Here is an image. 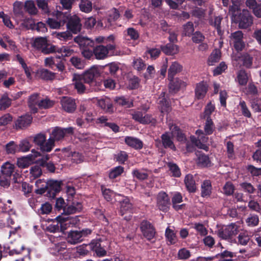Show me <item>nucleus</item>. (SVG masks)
Returning <instances> with one entry per match:
<instances>
[{
    "mask_svg": "<svg viewBox=\"0 0 261 261\" xmlns=\"http://www.w3.org/2000/svg\"><path fill=\"white\" fill-rule=\"evenodd\" d=\"M16 61L18 62V63L21 66V67L24 70V72L26 76L29 80L32 79V75L34 73L33 69L31 66H28L24 60L22 58V57L19 55H17L16 56Z\"/></svg>",
    "mask_w": 261,
    "mask_h": 261,
    "instance_id": "nucleus-15",
    "label": "nucleus"
},
{
    "mask_svg": "<svg viewBox=\"0 0 261 261\" xmlns=\"http://www.w3.org/2000/svg\"><path fill=\"white\" fill-rule=\"evenodd\" d=\"M53 102L47 98L41 99L39 103L37 104L38 108L41 109H47L53 105Z\"/></svg>",
    "mask_w": 261,
    "mask_h": 261,
    "instance_id": "nucleus-62",
    "label": "nucleus"
},
{
    "mask_svg": "<svg viewBox=\"0 0 261 261\" xmlns=\"http://www.w3.org/2000/svg\"><path fill=\"white\" fill-rule=\"evenodd\" d=\"M205 39L204 36L200 32H196L192 35V40L195 43L202 42Z\"/></svg>",
    "mask_w": 261,
    "mask_h": 261,
    "instance_id": "nucleus-64",
    "label": "nucleus"
},
{
    "mask_svg": "<svg viewBox=\"0 0 261 261\" xmlns=\"http://www.w3.org/2000/svg\"><path fill=\"white\" fill-rule=\"evenodd\" d=\"M214 128L213 122L210 117L206 118L205 124L204 126V132L207 135H210L213 133Z\"/></svg>",
    "mask_w": 261,
    "mask_h": 261,
    "instance_id": "nucleus-60",
    "label": "nucleus"
},
{
    "mask_svg": "<svg viewBox=\"0 0 261 261\" xmlns=\"http://www.w3.org/2000/svg\"><path fill=\"white\" fill-rule=\"evenodd\" d=\"M72 127L62 128L56 127L53 129L49 137L55 143V141L61 140L66 135L72 133Z\"/></svg>",
    "mask_w": 261,
    "mask_h": 261,
    "instance_id": "nucleus-6",
    "label": "nucleus"
},
{
    "mask_svg": "<svg viewBox=\"0 0 261 261\" xmlns=\"http://www.w3.org/2000/svg\"><path fill=\"white\" fill-rule=\"evenodd\" d=\"M207 90L208 86L205 82H201L198 83L195 89L196 98L198 99L204 98Z\"/></svg>",
    "mask_w": 261,
    "mask_h": 261,
    "instance_id": "nucleus-17",
    "label": "nucleus"
},
{
    "mask_svg": "<svg viewBox=\"0 0 261 261\" xmlns=\"http://www.w3.org/2000/svg\"><path fill=\"white\" fill-rule=\"evenodd\" d=\"M82 238V231L77 230L70 231L67 236V241L72 244H75L81 242Z\"/></svg>",
    "mask_w": 261,
    "mask_h": 261,
    "instance_id": "nucleus-24",
    "label": "nucleus"
},
{
    "mask_svg": "<svg viewBox=\"0 0 261 261\" xmlns=\"http://www.w3.org/2000/svg\"><path fill=\"white\" fill-rule=\"evenodd\" d=\"M141 229L144 236L149 240L152 239L155 236L154 228L147 221H144L141 223Z\"/></svg>",
    "mask_w": 261,
    "mask_h": 261,
    "instance_id": "nucleus-11",
    "label": "nucleus"
},
{
    "mask_svg": "<svg viewBox=\"0 0 261 261\" xmlns=\"http://www.w3.org/2000/svg\"><path fill=\"white\" fill-rule=\"evenodd\" d=\"M42 174V170L39 166L35 165L30 169L31 180L39 177Z\"/></svg>",
    "mask_w": 261,
    "mask_h": 261,
    "instance_id": "nucleus-53",
    "label": "nucleus"
},
{
    "mask_svg": "<svg viewBox=\"0 0 261 261\" xmlns=\"http://www.w3.org/2000/svg\"><path fill=\"white\" fill-rule=\"evenodd\" d=\"M91 250L94 251L98 257H102L107 254V251L101 247L100 243L97 241H93L88 245Z\"/></svg>",
    "mask_w": 261,
    "mask_h": 261,
    "instance_id": "nucleus-21",
    "label": "nucleus"
},
{
    "mask_svg": "<svg viewBox=\"0 0 261 261\" xmlns=\"http://www.w3.org/2000/svg\"><path fill=\"white\" fill-rule=\"evenodd\" d=\"M169 80L170 82L169 85V88L171 92L175 93L181 88L185 87L186 86V83L179 79Z\"/></svg>",
    "mask_w": 261,
    "mask_h": 261,
    "instance_id": "nucleus-19",
    "label": "nucleus"
},
{
    "mask_svg": "<svg viewBox=\"0 0 261 261\" xmlns=\"http://www.w3.org/2000/svg\"><path fill=\"white\" fill-rule=\"evenodd\" d=\"M165 93L163 92L161 94V97H160L159 104L160 106L161 113L167 112L170 110L169 105L167 100L164 98Z\"/></svg>",
    "mask_w": 261,
    "mask_h": 261,
    "instance_id": "nucleus-44",
    "label": "nucleus"
},
{
    "mask_svg": "<svg viewBox=\"0 0 261 261\" xmlns=\"http://www.w3.org/2000/svg\"><path fill=\"white\" fill-rule=\"evenodd\" d=\"M246 222L249 226H255L258 224L259 218L256 215H250L246 220Z\"/></svg>",
    "mask_w": 261,
    "mask_h": 261,
    "instance_id": "nucleus-56",
    "label": "nucleus"
},
{
    "mask_svg": "<svg viewBox=\"0 0 261 261\" xmlns=\"http://www.w3.org/2000/svg\"><path fill=\"white\" fill-rule=\"evenodd\" d=\"M57 19L55 20L53 18H48L47 23L48 25L52 29H57L63 25L65 22L68 19V17L66 16L63 13L57 12Z\"/></svg>",
    "mask_w": 261,
    "mask_h": 261,
    "instance_id": "nucleus-9",
    "label": "nucleus"
},
{
    "mask_svg": "<svg viewBox=\"0 0 261 261\" xmlns=\"http://www.w3.org/2000/svg\"><path fill=\"white\" fill-rule=\"evenodd\" d=\"M3 205L4 208L2 209L3 212L0 214V228L9 227L13 225L16 217L15 211L10 206L7 207L4 205L0 200V207H2Z\"/></svg>",
    "mask_w": 261,
    "mask_h": 261,
    "instance_id": "nucleus-2",
    "label": "nucleus"
},
{
    "mask_svg": "<svg viewBox=\"0 0 261 261\" xmlns=\"http://www.w3.org/2000/svg\"><path fill=\"white\" fill-rule=\"evenodd\" d=\"M73 82L75 88L79 93H81L82 92V76L80 74H74Z\"/></svg>",
    "mask_w": 261,
    "mask_h": 261,
    "instance_id": "nucleus-55",
    "label": "nucleus"
},
{
    "mask_svg": "<svg viewBox=\"0 0 261 261\" xmlns=\"http://www.w3.org/2000/svg\"><path fill=\"white\" fill-rule=\"evenodd\" d=\"M223 18L220 16H212L209 19V23L211 25L214 27L217 31L218 35L222 36L223 31L221 29V21Z\"/></svg>",
    "mask_w": 261,
    "mask_h": 261,
    "instance_id": "nucleus-20",
    "label": "nucleus"
},
{
    "mask_svg": "<svg viewBox=\"0 0 261 261\" xmlns=\"http://www.w3.org/2000/svg\"><path fill=\"white\" fill-rule=\"evenodd\" d=\"M32 163L27 155L18 159L17 162L18 167L20 168H27Z\"/></svg>",
    "mask_w": 261,
    "mask_h": 261,
    "instance_id": "nucleus-50",
    "label": "nucleus"
},
{
    "mask_svg": "<svg viewBox=\"0 0 261 261\" xmlns=\"http://www.w3.org/2000/svg\"><path fill=\"white\" fill-rule=\"evenodd\" d=\"M66 243L65 241L54 244L50 248V252L54 254H62L66 249Z\"/></svg>",
    "mask_w": 261,
    "mask_h": 261,
    "instance_id": "nucleus-33",
    "label": "nucleus"
},
{
    "mask_svg": "<svg viewBox=\"0 0 261 261\" xmlns=\"http://www.w3.org/2000/svg\"><path fill=\"white\" fill-rule=\"evenodd\" d=\"M182 66L178 62H173L168 69V79H172L176 74L182 70Z\"/></svg>",
    "mask_w": 261,
    "mask_h": 261,
    "instance_id": "nucleus-31",
    "label": "nucleus"
},
{
    "mask_svg": "<svg viewBox=\"0 0 261 261\" xmlns=\"http://www.w3.org/2000/svg\"><path fill=\"white\" fill-rule=\"evenodd\" d=\"M115 101L118 105L124 106L126 108H131L133 107V100H129L123 96L116 97L115 99Z\"/></svg>",
    "mask_w": 261,
    "mask_h": 261,
    "instance_id": "nucleus-46",
    "label": "nucleus"
},
{
    "mask_svg": "<svg viewBox=\"0 0 261 261\" xmlns=\"http://www.w3.org/2000/svg\"><path fill=\"white\" fill-rule=\"evenodd\" d=\"M32 145L27 140H22L19 144L18 150L22 152L28 151Z\"/></svg>",
    "mask_w": 261,
    "mask_h": 261,
    "instance_id": "nucleus-59",
    "label": "nucleus"
},
{
    "mask_svg": "<svg viewBox=\"0 0 261 261\" xmlns=\"http://www.w3.org/2000/svg\"><path fill=\"white\" fill-rule=\"evenodd\" d=\"M14 166L9 162H6L1 167L2 175L11 177L14 171Z\"/></svg>",
    "mask_w": 261,
    "mask_h": 261,
    "instance_id": "nucleus-37",
    "label": "nucleus"
},
{
    "mask_svg": "<svg viewBox=\"0 0 261 261\" xmlns=\"http://www.w3.org/2000/svg\"><path fill=\"white\" fill-rule=\"evenodd\" d=\"M24 7L27 11L31 15L36 14L38 12L34 2L32 1H26Z\"/></svg>",
    "mask_w": 261,
    "mask_h": 261,
    "instance_id": "nucleus-49",
    "label": "nucleus"
},
{
    "mask_svg": "<svg viewBox=\"0 0 261 261\" xmlns=\"http://www.w3.org/2000/svg\"><path fill=\"white\" fill-rule=\"evenodd\" d=\"M230 38L237 51H241L244 48L245 43L243 41V34L242 31H238L231 33Z\"/></svg>",
    "mask_w": 261,
    "mask_h": 261,
    "instance_id": "nucleus-7",
    "label": "nucleus"
},
{
    "mask_svg": "<svg viewBox=\"0 0 261 261\" xmlns=\"http://www.w3.org/2000/svg\"><path fill=\"white\" fill-rule=\"evenodd\" d=\"M125 142L128 146L136 149H140L143 147L142 142L135 137H126L125 138Z\"/></svg>",
    "mask_w": 261,
    "mask_h": 261,
    "instance_id": "nucleus-22",
    "label": "nucleus"
},
{
    "mask_svg": "<svg viewBox=\"0 0 261 261\" xmlns=\"http://www.w3.org/2000/svg\"><path fill=\"white\" fill-rule=\"evenodd\" d=\"M165 236L170 244H174L176 242L177 238L174 231L168 227L165 231Z\"/></svg>",
    "mask_w": 261,
    "mask_h": 261,
    "instance_id": "nucleus-48",
    "label": "nucleus"
},
{
    "mask_svg": "<svg viewBox=\"0 0 261 261\" xmlns=\"http://www.w3.org/2000/svg\"><path fill=\"white\" fill-rule=\"evenodd\" d=\"M62 108L66 112H71L76 108L74 100L70 97H64L61 100Z\"/></svg>",
    "mask_w": 261,
    "mask_h": 261,
    "instance_id": "nucleus-16",
    "label": "nucleus"
},
{
    "mask_svg": "<svg viewBox=\"0 0 261 261\" xmlns=\"http://www.w3.org/2000/svg\"><path fill=\"white\" fill-rule=\"evenodd\" d=\"M201 195L202 197H208L212 193L211 182L208 180H204L201 186Z\"/></svg>",
    "mask_w": 261,
    "mask_h": 261,
    "instance_id": "nucleus-34",
    "label": "nucleus"
},
{
    "mask_svg": "<svg viewBox=\"0 0 261 261\" xmlns=\"http://www.w3.org/2000/svg\"><path fill=\"white\" fill-rule=\"evenodd\" d=\"M123 172V168L118 166L113 169L109 174L110 178L114 179L120 175Z\"/></svg>",
    "mask_w": 261,
    "mask_h": 261,
    "instance_id": "nucleus-63",
    "label": "nucleus"
},
{
    "mask_svg": "<svg viewBox=\"0 0 261 261\" xmlns=\"http://www.w3.org/2000/svg\"><path fill=\"white\" fill-rule=\"evenodd\" d=\"M11 105V99L5 95L1 97L0 100V110H4Z\"/></svg>",
    "mask_w": 261,
    "mask_h": 261,
    "instance_id": "nucleus-58",
    "label": "nucleus"
},
{
    "mask_svg": "<svg viewBox=\"0 0 261 261\" xmlns=\"http://www.w3.org/2000/svg\"><path fill=\"white\" fill-rule=\"evenodd\" d=\"M41 99L38 93H34L29 97L28 105L32 113H35L37 112V104L39 103Z\"/></svg>",
    "mask_w": 261,
    "mask_h": 261,
    "instance_id": "nucleus-18",
    "label": "nucleus"
},
{
    "mask_svg": "<svg viewBox=\"0 0 261 261\" xmlns=\"http://www.w3.org/2000/svg\"><path fill=\"white\" fill-rule=\"evenodd\" d=\"M22 7V4L21 2H16L14 3L13 11L15 15V19L17 21L23 18Z\"/></svg>",
    "mask_w": 261,
    "mask_h": 261,
    "instance_id": "nucleus-38",
    "label": "nucleus"
},
{
    "mask_svg": "<svg viewBox=\"0 0 261 261\" xmlns=\"http://www.w3.org/2000/svg\"><path fill=\"white\" fill-rule=\"evenodd\" d=\"M221 58V53L219 50H215L212 53L208 58L207 63L210 66L214 65L218 62Z\"/></svg>",
    "mask_w": 261,
    "mask_h": 261,
    "instance_id": "nucleus-42",
    "label": "nucleus"
},
{
    "mask_svg": "<svg viewBox=\"0 0 261 261\" xmlns=\"http://www.w3.org/2000/svg\"><path fill=\"white\" fill-rule=\"evenodd\" d=\"M35 185L37 188L36 190L37 193H44L45 190L47 189L53 196H54L61 189V182L54 180H50L46 182L44 180L38 179L35 181Z\"/></svg>",
    "mask_w": 261,
    "mask_h": 261,
    "instance_id": "nucleus-1",
    "label": "nucleus"
},
{
    "mask_svg": "<svg viewBox=\"0 0 261 261\" xmlns=\"http://www.w3.org/2000/svg\"><path fill=\"white\" fill-rule=\"evenodd\" d=\"M246 5L252 10V12L256 17L261 18V1L257 2L255 0H247Z\"/></svg>",
    "mask_w": 261,
    "mask_h": 261,
    "instance_id": "nucleus-14",
    "label": "nucleus"
},
{
    "mask_svg": "<svg viewBox=\"0 0 261 261\" xmlns=\"http://www.w3.org/2000/svg\"><path fill=\"white\" fill-rule=\"evenodd\" d=\"M250 240V238L247 232H242L238 236V242L242 245H246Z\"/></svg>",
    "mask_w": 261,
    "mask_h": 261,
    "instance_id": "nucleus-61",
    "label": "nucleus"
},
{
    "mask_svg": "<svg viewBox=\"0 0 261 261\" xmlns=\"http://www.w3.org/2000/svg\"><path fill=\"white\" fill-rule=\"evenodd\" d=\"M67 28L73 34H76L81 30L80 19L76 15L70 18L67 23Z\"/></svg>",
    "mask_w": 261,
    "mask_h": 261,
    "instance_id": "nucleus-13",
    "label": "nucleus"
},
{
    "mask_svg": "<svg viewBox=\"0 0 261 261\" xmlns=\"http://www.w3.org/2000/svg\"><path fill=\"white\" fill-rule=\"evenodd\" d=\"M66 193L67 195L68 201L71 202L73 204H75V203L78 204V202L76 200L77 195L75 194V189L74 188L67 187Z\"/></svg>",
    "mask_w": 261,
    "mask_h": 261,
    "instance_id": "nucleus-43",
    "label": "nucleus"
},
{
    "mask_svg": "<svg viewBox=\"0 0 261 261\" xmlns=\"http://www.w3.org/2000/svg\"><path fill=\"white\" fill-rule=\"evenodd\" d=\"M37 76L46 80H52L55 78V73L46 69H39L36 72Z\"/></svg>",
    "mask_w": 261,
    "mask_h": 261,
    "instance_id": "nucleus-32",
    "label": "nucleus"
},
{
    "mask_svg": "<svg viewBox=\"0 0 261 261\" xmlns=\"http://www.w3.org/2000/svg\"><path fill=\"white\" fill-rule=\"evenodd\" d=\"M33 45L34 47L40 50L44 54H49L55 52L56 46L49 44L46 38L39 37L36 38Z\"/></svg>",
    "mask_w": 261,
    "mask_h": 261,
    "instance_id": "nucleus-4",
    "label": "nucleus"
},
{
    "mask_svg": "<svg viewBox=\"0 0 261 261\" xmlns=\"http://www.w3.org/2000/svg\"><path fill=\"white\" fill-rule=\"evenodd\" d=\"M98 74L97 68L93 66L84 73L83 75V79L85 82L90 83L93 80L94 77Z\"/></svg>",
    "mask_w": 261,
    "mask_h": 261,
    "instance_id": "nucleus-26",
    "label": "nucleus"
},
{
    "mask_svg": "<svg viewBox=\"0 0 261 261\" xmlns=\"http://www.w3.org/2000/svg\"><path fill=\"white\" fill-rule=\"evenodd\" d=\"M97 59L101 60L108 56V50L105 46L98 45L94 48V54Z\"/></svg>",
    "mask_w": 261,
    "mask_h": 261,
    "instance_id": "nucleus-29",
    "label": "nucleus"
},
{
    "mask_svg": "<svg viewBox=\"0 0 261 261\" xmlns=\"http://www.w3.org/2000/svg\"><path fill=\"white\" fill-rule=\"evenodd\" d=\"M33 142L38 146L43 152H49L55 146V143L50 137L47 139L43 133L36 135L33 138Z\"/></svg>",
    "mask_w": 261,
    "mask_h": 261,
    "instance_id": "nucleus-3",
    "label": "nucleus"
},
{
    "mask_svg": "<svg viewBox=\"0 0 261 261\" xmlns=\"http://www.w3.org/2000/svg\"><path fill=\"white\" fill-rule=\"evenodd\" d=\"M237 79L240 85H246L248 80V75L246 71L243 70L239 71L238 73Z\"/></svg>",
    "mask_w": 261,
    "mask_h": 261,
    "instance_id": "nucleus-47",
    "label": "nucleus"
},
{
    "mask_svg": "<svg viewBox=\"0 0 261 261\" xmlns=\"http://www.w3.org/2000/svg\"><path fill=\"white\" fill-rule=\"evenodd\" d=\"M239 232V226L235 223H231L219 230V236L223 239H227L236 236Z\"/></svg>",
    "mask_w": 261,
    "mask_h": 261,
    "instance_id": "nucleus-5",
    "label": "nucleus"
},
{
    "mask_svg": "<svg viewBox=\"0 0 261 261\" xmlns=\"http://www.w3.org/2000/svg\"><path fill=\"white\" fill-rule=\"evenodd\" d=\"M196 155L198 157L197 164L198 166L202 167H205L211 165V161L207 155L200 153V152H197Z\"/></svg>",
    "mask_w": 261,
    "mask_h": 261,
    "instance_id": "nucleus-35",
    "label": "nucleus"
},
{
    "mask_svg": "<svg viewBox=\"0 0 261 261\" xmlns=\"http://www.w3.org/2000/svg\"><path fill=\"white\" fill-rule=\"evenodd\" d=\"M81 206L80 204L78 202V204L75 203L72 205H69L67 207H65L63 210V213L62 215L67 216V215L74 214L78 211H80Z\"/></svg>",
    "mask_w": 261,
    "mask_h": 261,
    "instance_id": "nucleus-41",
    "label": "nucleus"
},
{
    "mask_svg": "<svg viewBox=\"0 0 261 261\" xmlns=\"http://www.w3.org/2000/svg\"><path fill=\"white\" fill-rule=\"evenodd\" d=\"M32 117L29 115H25L19 117L16 121V126L17 128H22L28 126L32 122Z\"/></svg>",
    "mask_w": 261,
    "mask_h": 261,
    "instance_id": "nucleus-23",
    "label": "nucleus"
},
{
    "mask_svg": "<svg viewBox=\"0 0 261 261\" xmlns=\"http://www.w3.org/2000/svg\"><path fill=\"white\" fill-rule=\"evenodd\" d=\"M235 187L230 181L226 182L223 187V193L227 196L231 195L234 193Z\"/></svg>",
    "mask_w": 261,
    "mask_h": 261,
    "instance_id": "nucleus-51",
    "label": "nucleus"
},
{
    "mask_svg": "<svg viewBox=\"0 0 261 261\" xmlns=\"http://www.w3.org/2000/svg\"><path fill=\"white\" fill-rule=\"evenodd\" d=\"M169 129L171 131L172 136L176 137L179 141H184L186 140L185 135L181 130L174 124H169Z\"/></svg>",
    "mask_w": 261,
    "mask_h": 261,
    "instance_id": "nucleus-27",
    "label": "nucleus"
},
{
    "mask_svg": "<svg viewBox=\"0 0 261 261\" xmlns=\"http://www.w3.org/2000/svg\"><path fill=\"white\" fill-rule=\"evenodd\" d=\"M185 184L187 190L190 192H194L196 191V187L193 176L191 174H188L185 178Z\"/></svg>",
    "mask_w": 261,
    "mask_h": 261,
    "instance_id": "nucleus-36",
    "label": "nucleus"
},
{
    "mask_svg": "<svg viewBox=\"0 0 261 261\" xmlns=\"http://www.w3.org/2000/svg\"><path fill=\"white\" fill-rule=\"evenodd\" d=\"M98 105L107 112H113V105L110 99L106 97L100 99H97Z\"/></svg>",
    "mask_w": 261,
    "mask_h": 261,
    "instance_id": "nucleus-28",
    "label": "nucleus"
},
{
    "mask_svg": "<svg viewBox=\"0 0 261 261\" xmlns=\"http://www.w3.org/2000/svg\"><path fill=\"white\" fill-rule=\"evenodd\" d=\"M163 145L166 148H169L173 150H176V147L168 133L163 134L161 136Z\"/></svg>",
    "mask_w": 261,
    "mask_h": 261,
    "instance_id": "nucleus-30",
    "label": "nucleus"
},
{
    "mask_svg": "<svg viewBox=\"0 0 261 261\" xmlns=\"http://www.w3.org/2000/svg\"><path fill=\"white\" fill-rule=\"evenodd\" d=\"M239 26L241 29H246L252 23V17L247 10H244L240 14Z\"/></svg>",
    "mask_w": 261,
    "mask_h": 261,
    "instance_id": "nucleus-10",
    "label": "nucleus"
},
{
    "mask_svg": "<svg viewBox=\"0 0 261 261\" xmlns=\"http://www.w3.org/2000/svg\"><path fill=\"white\" fill-rule=\"evenodd\" d=\"M76 219V217H71L63 215L59 216L56 218L57 222L59 223L61 231L66 229L69 226V224L73 222Z\"/></svg>",
    "mask_w": 261,
    "mask_h": 261,
    "instance_id": "nucleus-12",
    "label": "nucleus"
},
{
    "mask_svg": "<svg viewBox=\"0 0 261 261\" xmlns=\"http://www.w3.org/2000/svg\"><path fill=\"white\" fill-rule=\"evenodd\" d=\"M156 205L159 209L162 211H167L170 205V199L165 192L159 193L157 196Z\"/></svg>",
    "mask_w": 261,
    "mask_h": 261,
    "instance_id": "nucleus-8",
    "label": "nucleus"
},
{
    "mask_svg": "<svg viewBox=\"0 0 261 261\" xmlns=\"http://www.w3.org/2000/svg\"><path fill=\"white\" fill-rule=\"evenodd\" d=\"M54 35L57 38L62 41H67L72 37V34L69 31L61 33L55 32Z\"/></svg>",
    "mask_w": 261,
    "mask_h": 261,
    "instance_id": "nucleus-57",
    "label": "nucleus"
},
{
    "mask_svg": "<svg viewBox=\"0 0 261 261\" xmlns=\"http://www.w3.org/2000/svg\"><path fill=\"white\" fill-rule=\"evenodd\" d=\"M240 186L244 192L250 194H253L256 190L254 186L250 182H244L241 183Z\"/></svg>",
    "mask_w": 261,
    "mask_h": 261,
    "instance_id": "nucleus-52",
    "label": "nucleus"
},
{
    "mask_svg": "<svg viewBox=\"0 0 261 261\" xmlns=\"http://www.w3.org/2000/svg\"><path fill=\"white\" fill-rule=\"evenodd\" d=\"M168 167L173 176L178 177L181 175L180 169L176 164L169 163L168 164Z\"/></svg>",
    "mask_w": 261,
    "mask_h": 261,
    "instance_id": "nucleus-54",
    "label": "nucleus"
},
{
    "mask_svg": "<svg viewBox=\"0 0 261 261\" xmlns=\"http://www.w3.org/2000/svg\"><path fill=\"white\" fill-rule=\"evenodd\" d=\"M162 50L167 55H173L179 52V47L175 44L168 43L166 45L161 46Z\"/></svg>",
    "mask_w": 261,
    "mask_h": 261,
    "instance_id": "nucleus-25",
    "label": "nucleus"
},
{
    "mask_svg": "<svg viewBox=\"0 0 261 261\" xmlns=\"http://www.w3.org/2000/svg\"><path fill=\"white\" fill-rule=\"evenodd\" d=\"M196 134H201V135H199L198 137L199 141L196 143V146L200 149H203L206 151H207L208 149V146H207L205 144L201 143L200 141H201L203 142H206L208 138L205 136H203V133L201 130H197L196 132Z\"/></svg>",
    "mask_w": 261,
    "mask_h": 261,
    "instance_id": "nucleus-45",
    "label": "nucleus"
},
{
    "mask_svg": "<svg viewBox=\"0 0 261 261\" xmlns=\"http://www.w3.org/2000/svg\"><path fill=\"white\" fill-rule=\"evenodd\" d=\"M54 53H58L61 55V57H66L71 56L73 53V49L70 48L63 46L59 47L56 46V49Z\"/></svg>",
    "mask_w": 261,
    "mask_h": 261,
    "instance_id": "nucleus-40",
    "label": "nucleus"
},
{
    "mask_svg": "<svg viewBox=\"0 0 261 261\" xmlns=\"http://www.w3.org/2000/svg\"><path fill=\"white\" fill-rule=\"evenodd\" d=\"M132 205L128 199H124L121 202L120 213L122 216L125 214H130L132 212Z\"/></svg>",
    "mask_w": 261,
    "mask_h": 261,
    "instance_id": "nucleus-39",
    "label": "nucleus"
}]
</instances>
